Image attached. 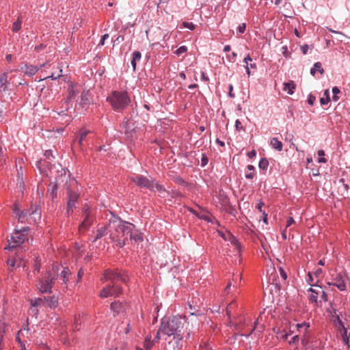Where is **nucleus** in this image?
<instances>
[{
    "label": "nucleus",
    "instance_id": "1",
    "mask_svg": "<svg viewBox=\"0 0 350 350\" xmlns=\"http://www.w3.org/2000/svg\"><path fill=\"white\" fill-rule=\"evenodd\" d=\"M131 228H135L133 224L122 221L120 218L114 217L109 220L107 225V232L109 238L119 247H124L127 241Z\"/></svg>",
    "mask_w": 350,
    "mask_h": 350
},
{
    "label": "nucleus",
    "instance_id": "2",
    "mask_svg": "<svg viewBox=\"0 0 350 350\" xmlns=\"http://www.w3.org/2000/svg\"><path fill=\"white\" fill-rule=\"evenodd\" d=\"M184 323L181 317L174 316L170 319H163L160 325V332L167 336H173L175 340L176 347L180 349L179 342L183 340V336L182 330L183 329Z\"/></svg>",
    "mask_w": 350,
    "mask_h": 350
},
{
    "label": "nucleus",
    "instance_id": "3",
    "mask_svg": "<svg viewBox=\"0 0 350 350\" xmlns=\"http://www.w3.org/2000/svg\"><path fill=\"white\" fill-rule=\"evenodd\" d=\"M114 110L120 111L129 105L131 100L126 92L113 91L107 98Z\"/></svg>",
    "mask_w": 350,
    "mask_h": 350
},
{
    "label": "nucleus",
    "instance_id": "4",
    "mask_svg": "<svg viewBox=\"0 0 350 350\" xmlns=\"http://www.w3.org/2000/svg\"><path fill=\"white\" fill-rule=\"evenodd\" d=\"M28 227H23L20 230L16 229L8 240V245L5 247V250H12L20 245L27 240L28 236Z\"/></svg>",
    "mask_w": 350,
    "mask_h": 350
},
{
    "label": "nucleus",
    "instance_id": "5",
    "mask_svg": "<svg viewBox=\"0 0 350 350\" xmlns=\"http://www.w3.org/2000/svg\"><path fill=\"white\" fill-rule=\"evenodd\" d=\"M57 270V266L54 265L52 268V271L54 272L53 275L51 273H49L46 277L40 279L37 287L42 293H51V288L57 277V274L55 273Z\"/></svg>",
    "mask_w": 350,
    "mask_h": 350
},
{
    "label": "nucleus",
    "instance_id": "6",
    "mask_svg": "<svg viewBox=\"0 0 350 350\" xmlns=\"http://www.w3.org/2000/svg\"><path fill=\"white\" fill-rule=\"evenodd\" d=\"M94 210L89 205H84L82 209L83 220L79 226L80 233L84 232L92 226L94 220Z\"/></svg>",
    "mask_w": 350,
    "mask_h": 350
},
{
    "label": "nucleus",
    "instance_id": "7",
    "mask_svg": "<svg viewBox=\"0 0 350 350\" xmlns=\"http://www.w3.org/2000/svg\"><path fill=\"white\" fill-rule=\"evenodd\" d=\"M103 283L110 281L111 284L116 283L117 281L120 280L123 283H127L129 277L125 273H121L118 270H106L103 277L100 278Z\"/></svg>",
    "mask_w": 350,
    "mask_h": 350
},
{
    "label": "nucleus",
    "instance_id": "8",
    "mask_svg": "<svg viewBox=\"0 0 350 350\" xmlns=\"http://www.w3.org/2000/svg\"><path fill=\"white\" fill-rule=\"evenodd\" d=\"M122 293V288L116 283L107 285L100 291L99 296L101 298H107L108 297H117Z\"/></svg>",
    "mask_w": 350,
    "mask_h": 350
},
{
    "label": "nucleus",
    "instance_id": "9",
    "mask_svg": "<svg viewBox=\"0 0 350 350\" xmlns=\"http://www.w3.org/2000/svg\"><path fill=\"white\" fill-rule=\"evenodd\" d=\"M79 195L77 192L72 191L70 188L67 189V206L66 213L69 215L72 213L76 208V203L79 199Z\"/></svg>",
    "mask_w": 350,
    "mask_h": 350
},
{
    "label": "nucleus",
    "instance_id": "10",
    "mask_svg": "<svg viewBox=\"0 0 350 350\" xmlns=\"http://www.w3.org/2000/svg\"><path fill=\"white\" fill-rule=\"evenodd\" d=\"M133 183L137 185L150 190L154 189V182L141 175H134L131 178Z\"/></svg>",
    "mask_w": 350,
    "mask_h": 350
},
{
    "label": "nucleus",
    "instance_id": "11",
    "mask_svg": "<svg viewBox=\"0 0 350 350\" xmlns=\"http://www.w3.org/2000/svg\"><path fill=\"white\" fill-rule=\"evenodd\" d=\"M335 325L337 328L338 332L340 333L343 342L349 347V337L350 334L347 332V328L345 327L343 323L338 316L336 319L334 321Z\"/></svg>",
    "mask_w": 350,
    "mask_h": 350
},
{
    "label": "nucleus",
    "instance_id": "12",
    "mask_svg": "<svg viewBox=\"0 0 350 350\" xmlns=\"http://www.w3.org/2000/svg\"><path fill=\"white\" fill-rule=\"evenodd\" d=\"M327 284L329 286H334L337 287V288L340 291H344L347 289L345 277L340 273H336V275H333L332 281L328 282Z\"/></svg>",
    "mask_w": 350,
    "mask_h": 350
},
{
    "label": "nucleus",
    "instance_id": "13",
    "mask_svg": "<svg viewBox=\"0 0 350 350\" xmlns=\"http://www.w3.org/2000/svg\"><path fill=\"white\" fill-rule=\"evenodd\" d=\"M47 64L48 62L41 64L40 67L32 65H25L24 67H21V70L25 73V75L27 76H32L35 75L40 68L45 67Z\"/></svg>",
    "mask_w": 350,
    "mask_h": 350
},
{
    "label": "nucleus",
    "instance_id": "14",
    "mask_svg": "<svg viewBox=\"0 0 350 350\" xmlns=\"http://www.w3.org/2000/svg\"><path fill=\"white\" fill-rule=\"evenodd\" d=\"M44 300H45L44 306H49L51 308H55L58 305V299L55 296L44 297Z\"/></svg>",
    "mask_w": 350,
    "mask_h": 350
},
{
    "label": "nucleus",
    "instance_id": "15",
    "mask_svg": "<svg viewBox=\"0 0 350 350\" xmlns=\"http://www.w3.org/2000/svg\"><path fill=\"white\" fill-rule=\"evenodd\" d=\"M134 228H131V232L129 233L131 240H133L135 242H141L143 241L142 233L137 230H133Z\"/></svg>",
    "mask_w": 350,
    "mask_h": 350
},
{
    "label": "nucleus",
    "instance_id": "16",
    "mask_svg": "<svg viewBox=\"0 0 350 350\" xmlns=\"http://www.w3.org/2000/svg\"><path fill=\"white\" fill-rule=\"evenodd\" d=\"M79 90L77 88V85L76 84H70L68 89V100H71L72 98H75L76 95L79 93Z\"/></svg>",
    "mask_w": 350,
    "mask_h": 350
},
{
    "label": "nucleus",
    "instance_id": "17",
    "mask_svg": "<svg viewBox=\"0 0 350 350\" xmlns=\"http://www.w3.org/2000/svg\"><path fill=\"white\" fill-rule=\"evenodd\" d=\"M8 74L4 72L0 75V90L6 91L8 90Z\"/></svg>",
    "mask_w": 350,
    "mask_h": 350
},
{
    "label": "nucleus",
    "instance_id": "18",
    "mask_svg": "<svg viewBox=\"0 0 350 350\" xmlns=\"http://www.w3.org/2000/svg\"><path fill=\"white\" fill-rule=\"evenodd\" d=\"M111 310L115 314H119L124 310V306L119 301L111 304Z\"/></svg>",
    "mask_w": 350,
    "mask_h": 350
},
{
    "label": "nucleus",
    "instance_id": "19",
    "mask_svg": "<svg viewBox=\"0 0 350 350\" xmlns=\"http://www.w3.org/2000/svg\"><path fill=\"white\" fill-rule=\"evenodd\" d=\"M270 144L272 148L277 150L278 151H281L282 150V143L280 141H279L278 138H272L270 141Z\"/></svg>",
    "mask_w": 350,
    "mask_h": 350
},
{
    "label": "nucleus",
    "instance_id": "20",
    "mask_svg": "<svg viewBox=\"0 0 350 350\" xmlns=\"http://www.w3.org/2000/svg\"><path fill=\"white\" fill-rule=\"evenodd\" d=\"M70 271L67 267H64L61 272L60 279L62 280L64 284H66L69 280V276L70 275Z\"/></svg>",
    "mask_w": 350,
    "mask_h": 350
},
{
    "label": "nucleus",
    "instance_id": "21",
    "mask_svg": "<svg viewBox=\"0 0 350 350\" xmlns=\"http://www.w3.org/2000/svg\"><path fill=\"white\" fill-rule=\"evenodd\" d=\"M89 92L83 91L81 95V100L79 105L82 107H85L89 103Z\"/></svg>",
    "mask_w": 350,
    "mask_h": 350
},
{
    "label": "nucleus",
    "instance_id": "22",
    "mask_svg": "<svg viewBox=\"0 0 350 350\" xmlns=\"http://www.w3.org/2000/svg\"><path fill=\"white\" fill-rule=\"evenodd\" d=\"M142 57L141 53L139 51H135L133 53V57L131 59V65L133 68V70H135L136 69V62L137 61H139Z\"/></svg>",
    "mask_w": 350,
    "mask_h": 350
},
{
    "label": "nucleus",
    "instance_id": "23",
    "mask_svg": "<svg viewBox=\"0 0 350 350\" xmlns=\"http://www.w3.org/2000/svg\"><path fill=\"white\" fill-rule=\"evenodd\" d=\"M295 89V85L293 81L287 82L284 84L283 90L289 94H293Z\"/></svg>",
    "mask_w": 350,
    "mask_h": 350
},
{
    "label": "nucleus",
    "instance_id": "24",
    "mask_svg": "<svg viewBox=\"0 0 350 350\" xmlns=\"http://www.w3.org/2000/svg\"><path fill=\"white\" fill-rule=\"evenodd\" d=\"M296 327L297 328V330L299 332V333L307 334L308 329L310 327L309 323H307L306 322H304L302 323H298L296 325Z\"/></svg>",
    "mask_w": 350,
    "mask_h": 350
},
{
    "label": "nucleus",
    "instance_id": "25",
    "mask_svg": "<svg viewBox=\"0 0 350 350\" xmlns=\"http://www.w3.org/2000/svg\"><path fill=\"white\" fill-rule=\"evenodd\" d=\"M14 212L17 214L18 215V219L19 221L21 222H23L24 221V219H25V217L28 215H31V213H29L26 210H24L21 212H20L19 213H17V212L19 211V210L16 208H15L14 209Z\"/></svg>",
    "mask_w": 350,
    "mask_h": 350
},
{
    "label": "nucleus",
    "instance_id": "26",
    "mask_svg": "<svg viewBox=\"0 0 350 350\" xmlns=\"http://www.w3.org/2000/svg\"><path fill=\"white\" fill-rule=\"evenodd\" d=\"M316 71L319 72L321 75L323 74L324 70L322 68L321 64L320 62H316L313 66V68L310 70V73L312 75H314Z\"/></svg>",
    "mask_w": 350,
    "mask_h": 350
},
{
    "label": "nucleus",
    "instance_id": "27",
    "mask_svg": "<svg viewBox=\"0 0 350 350\" xmlns=\"http://www.w3.org/2000/svg\"><path fill=\"white\" fill-rule=\"evenodd\" d=\"M107 227H101L96 230V235L95 237V239H94V241H96V240L102 238L104 235L107 234Z\"/></svg>",
    "mask_w": 350,
    "mask_h": 350
},
{
    "label": "nucleus",
    "instance_id": "28",
    "mask_svg": "<svg viewBox=\"0 0 350 350\" xmlns=\"http://www.w3.org/2000/svg\"><path fill=\"white\" fill-rule=\"evenodd\" d=\"M30 304L33 307L39 306H44L45 304V300H44V298H35L31 299L30 300Z\"/></svg>",
    "mask_w": 350,
    "mask_h": 350
},
{
    "label": "nucleus",
    "instance_id": "29",
    "mask_svg": "<svg viewBox=\"0 0 350 350\" xmlns=\"http://www.w3.org/2000/svg\"><path fill=\"white\" fill-rule=\"evenodd\" d=\"M330 101L329 98V90H325L324 91L323 97L321 98L320 103L321 105H324L327 104Z\"/></svg>",
    "mask_w": 350,
    "mask_h": 350
},
{
    "label": "nucleus",
    "instance_id": "30",
    "mask_svg": "<svg viewBox=\"0 0 350 350\" xmlns=\"http://www.w3.org/2000/svg\"><path fill=\"white\" fill-rule=\"evenodd\" d=\"M88 133H90V131H88L85 129H83L79 131V144L80 146L82 145L83 141L85 140Z\"/></svg>",
    "mask_w": 350,
    "mask_h": 350
},
{
    "label": "nucleus",
    "instance_id": "31",
    "mask_svg": "<svg viewBox=\"0 0 350 350\" xmlns=\"http://www.w3.org/2000/svg\"><path fill=\"white\" fill-rule=\"evenodd\" d=\"M309 291L311 292V295L309 297L310 301H311L312 302H317L319 291H317L315 289L312 288H310Z\"/></svg>",
    "mask_w": 350,
    "mask_h": 350
},
{
    "label": "nucleus",
    "instance_id": "32",
    "mask_svg": "<svg viewBox=\"0 0 350 350\" xmlns=\"http://www.w3.org/2000/svg\"><path fill=\"white\" fill-rule=\"evenodd\" d=\"M154 344V341L151 340V336H147L144 341V348L146 350H150Z\"/></svg>",
    "mask_w": 350,
    "mask_h": 350
},
{
    "label": "nucleus",
    "instance_id": "33",
    "mask_svg": "<svg viewBox=\"0 0 350 350\" xmlns=\"http://www.w3.org/2000/svg\"><path fill=\"white\" fill-rule=\"evenodd\" d=\"M249 172L245 174V178L247 179H252L254 176V167L252 165H248L247 167Z\"/></svg>",
    "mask_w": 350,
    "mask_h": 350
},
{
    "label": "nucleus",
    "instance_id": "34",
    "mask_svg": "<svg viewBox=\"0 0 350 350\" xmlns=\"http://www.w3.org/2000/svg\"><path fill=\"white\" fill-rule=\"evenodd\" d=\"M229 236L230 237V241L231 243L233 244L236 247L237 252L239 253L240 248H241L240 243L234 237H232L230 234H229Z\"/></svg>",
    "mask_w": 350,
    "mask_h": 350
},
{
    "label": "nucleus",
    "instance_id": "35",
    "mask_svg": "<svg viewBox=\"0 0 350 350\" xmlns=\"http://www.w3.org/2000/svg\"><path fill=\"white\" fill-rule=\"evenodd\" d=\"M22 21L20 17L12 25V31H18L21 28Z\"/></svg>",
    "mask_w": 350,
    "mask_h": 350
},
{
    "label": "nucleus",
    "instance_id": "36",
    "mask_svg": "<svg viewBox=\"0 0 350 350\" xmlns=\"http://www.w3.org/2000/svg\"><path fill=\"white\" fill-rule=\"evenodd\" d=\"M269 165V161L267 159L262 158L258 163V167L262 170H265Z\"/></svg>",
    "mask_w": 350,
    "mask_h": 350
},
{
    "label": "nucleus",
    "instance_id": "37",
    "mask_svg": "<svg viewBox=\"0 0 350 350\" xmlns=\"http://www.w3.org/2000/svg\"><path fill=\"white\" fill-rule=\"evenodd\" d=\"M332 93H333L332 99L336 102L338 101L339 99L338 94L340 93V90L337 87H334L332 88Z\"/></svg>",
    "mask_w": 350,
    "mask_h": 350
},
{
    "label": "nucleus",
    "instance_id": "38",
    "mask_svg": "<svg viewBox=\"0 0 350 350\" xmlns=\"http://www.w3.org/2000/svg\"><path fill=\"white\" fill-rule=\"evenodd\" d=\"M318 154V156L319 157V163H326L327 162V159L325 158H324V156H325V152L324 150H319L317 152Z\"/></svg>",
    "mask_w": 350,
    "mask_h": 350
},
{
    "label": "nucleus",
    "instance_id": "39",
    "mask_svg": "<svg viewBox=\"0 0 350 350\" xmlns=\"http://www.w3.org/2000/svg\"><path fill=\"white\" fill-rule=\"evenodd\" d=\"M251 61H252V58L250 57V55H247L243 59V62L245 64V68H246L247 74L248 75V76L250 75V70L248 62H251Z\"/></svg>",
    "mask_w": 350,
    "mask_h": 350
},
{
    "label": "nucleus",
    "instance_id": "40",
    "mask_svg": "<svg viewBox=\"0 0 350 350\" xmlns=\"http://www.w3.org/2000/svg\"><path fill=\"white\" fill-rule=\"evenodd\" d=\"M309 340H310V337H309V335L308 334V333L306 334H304V335L301 338V345L303 346L306 347L309 343Z\"/></svg>",
    "mask_w": 350,
    "mask_h": 350
},
{
    "label": "nucleus",
    "instance_id": "41",
    "mask_svg": "<svg viewBox=\"0 0 350 350\" xmlns=\"http://www.w3.org/2000/svg\"><path fill=\"white\" fill-rule=\"evenodd\" d=\"M22 176H23V174L22 173H20L19 172H18V183H17V186L20 188V189H23L24 188V182L22 179Z\"/></svg>",
    "mask_w": 350,
    "mask_h": 350
},
{
    "label": "nucleus",
    "instance_id": "42",
    "mask_svg": "<svg viewBox=\"0 0 350 350\" xmlns=\"http://www.w3.org/2000/svg\"><path fill=\"white\" fill-rule=\"evenodd\" d=\"M187 47L185 46H180L176 51L175 53L178 55H180L187 52Z\"/></svg>",
    "mask_w": 350,
    "mask_h": 350
},
{
    "label": "nucleus",
    "instance_id": "43",
    "mask_svg": "<svg viewBox=\"0 0 350 350\" xmlns=\"http://www.w3.org/2000/svg\"><path fill=\"white\" fill-rule=\"evenodd\" d=\"M183 25L190 30H193L196 27V25L191 22H183Z\"/></svg>",
    "mask_w": 350,
    "mask_h": 350
},
{
    "label": "nucleus",
    "instance_id": "44",
    "mask_svg": "<svg viewBox=\"0 0 350 350\" xmlns=\"http://www.w3.org/2000/svg\"><path fill=\"white\" fill-rule=\"evenodd\" d=\"M234 303L232 301L226 307V312L228 317L230 316V313L234 308Z\"/></svg>",
    "mask_w": 350,
    "mask_h": 350
},
{
    "label": "nucleus",
    "instance_id": "45",
    "mask_svg": "<svg viewBox=\"0 0 350 350\" xmlns=\"http://www.w3.org/2000/svg\"><path fill=\"white\" fill-rule=\"evenodd\" d=\"M109 38V35L108 33H105L104 34L100 40V42L98 44V46H103L105 44V41L108 39Z\"/></svg>",
    "mask_w": 350,
    "mask_h": 350
},
{
    "label": "nucleus",
    "instance_id": "46",
    "mask_svg": "<svg viewBox=\"0 0 350 350\" xmlns=\"http://www.w3.org/2000/svg\"><path fill=\"white\" fill-rule=\"evenodd\" d=\"M154 189H155L156 191L160 192L161 193L165 192V189L163 188V187L157 183H154Z\"/></svg>",
    "mask_w": 350,
    "mask_h": 350
},
{
    "label": "nucleus",
    "instance_id": "47",
    "mask_svg": "<svg viewBox=\"0 0 350 350\" xmlns=\"http://www.w3.org/2000/svg\"><path fill=\"white\" fill-rule=\"evenodd\" d=\"M316 100V97L312 94H310L308 98V103L310 105H313Z\"/></svg>",
    "mask_w": 350,
    "mask_h": 350
},
{
    "label": "nucleus",
    "instance_id": "48",
    "mask_svg": "<svg viewBox=\"0 0 350 350\" xmlns=\"http://www.w3.org/2000/svg\"><path fill=\"white\" fill-rule=\"evenodd\" d=\"M16 262V260L15 258H8L7 260V264L12 267H14L15 266Z\"/></svg>",
    "mask_w": 350,
    "mask_h": 350
},
{
    "label": "nucleus",
    "instance_id": "49",
    "mask_svg": "<svg viewBox=\"0 0 350 350\" xmlns=\"http://www.w3.org/2000/svg\"><path fill=\"white\" fill-rule=\"evenodd\" d=\"M279 271H280V274L282 278L283 279V280H286L287 278V274L285 272V271L282 267H280Z\"/></svg>",
    "mask_w": 350,
    "mask_h": 350
},
{
    "label": "nucleus",
    "instance_id": "50",
    "mask_svg": "<svg viewBox=\"0 0 350 350\" xmlns=\"http://www.w3.org/2000/svg\"><path fill=\"white\" fill-rule=\"evenodd\" d=\"M299 335L294 336L292 339L289 341V344L293 345L297 344L299 341Z\"/></svg>",
    "mask_w": 350,
    "mask_h": 350
},
{
    "label": "nucleus",
    "instance_id": "51",
    "mask_svg": "<svg viewBox=\"0 0 350 350\" xmlns=\"http://www.w3.org/2000/svg\"><path fill=\"white\" fill-rule=\"evenodd\" d=\"M208 158L206 157V156L205 154H202V160H201V165L202 166H205L207 163H208Z\"/></svg>",
    "mask_w": 350,
    "mask_h": 350
},
{
    "label": "nucleus",
    "instance_id": "52",
    "mask_svg": "<svg viewBox=\"0 0 350 350\" xmlns=\"http://www.w3.org/2000/svg\"><path fill=\"white\" fill-rule=\"evenodd\" d=\"M62 70H60L61 74H58L57 75H55L54 73H52L51 75L48 76V77H45L44 79L51 78L52 79H57V78H59V77H60L62 76Z\"/></svg>",
    "mask_w": 350,
    "mask_h": 350
},
{
    "label": "nucleus",
    "instance_id": "53",
    "mask_svg": "<svg viewBox=\"0 0 350 350\" xmlns=\"http://www.w3.org/2000/svg\"><path fill=\"white\" fill-rule=\"evenodd\" d=\"M236 57H237V53L234 52H232L231 53V55L228 56V59H229V61L234 62L235 61Z\"/></svg>",
    "mask_w": 350,
    "mask_h": 350
},
{
    "label": "nucleus",
    "instance_id": "54",
    "mask_svg": "<svg viewBox=\"0 0 350 350\" xmlns=\"http://www.w3.org/2000/svg\"><path fill=\"white\" fill-rule=\"evenodd\" d=\"M57 190V185L56 184H55L53 185L52 190L51 192V195L52 196V197H54L55 196H56Z\"/></svg>",
    "mask_w": 350,
    "mask_h": 350
},
{
    "label": "nucleus",
    "instance_id": "55",
    "mask_svg": "<svg viewBox=\"0 0 350 350\" xmlns=\"http://www.w3.org/2000/svg\"><path fill=\"white\" fill-rule=\"evenodd\" d=\"M3 331L0 328V350L3 348Z\"/></svg>",
    "mask_w": 350,
    "mask_h": 350
},
{
    "label": "nucleus",
    "instance_id": "56",
    "mask_svg": "<svg viewBox=\"0 0 350 350\" xmlns=\"http://www.w3.org/2000/svg\"><path fill=\"white\" fill-rule=\"evenodd\" d=\"M245 28H246L245 24L242 23V24L239 25V26L238 27V30L241 33H243L245 31Z\"/></svg>",
    "mask_w": 350,
    "mask_h": 350
},
{
    "label": "nucleus",
    "instance_id": "57",
    "mask_svg": "<svg viewBox=\"0 0 350 350\" xmlns=\"http://www.w3.org/2000/svg\"><path fill=\"white\" fill-rule=\"evenodd\" d=\"M193 336V333L192 331L191 330H189L187 332V335L185 336V338H186V341L187 340H190L191 338H192Z\"/></svg>",
    "mask_w": 350,
    "mask_h": 350
},
{
    "label": "nucleus",
    "instance_id": "58",
    "mask_svg": "<svg viewBox=\"0 0 350 350\" xmlns=\"http://www.w3.org/2000/svg\"><path fill=\"white\" fill-rule=\"evenodd\" d=\"M235 127L238 131H241L243 129L241 122L239 120H237L235 122Z\"/></svg>",
    "mask_w": 350,
    "mask_h": 350
},
{
    "label": "nucleus",
    "instance_id": "59",
    "mask_svg": "<svg viewBox=\"0 0 350 350\" xmlns=\"http://www.w3.org/2000/svg\"><path fill=\"white\" fill-rule=\"evenodd\" d=\"M202 349L204 350H214L212 347V346H211L208 343H204L203 345V346H202Z\"/></svg>",
    "mask_w": 350,
    "mask_h": 350
},
{
    "label": "nucleus",
    "instance_id": "60",
    "mask_svg": "<svg viewBox=\"0 0 350 350\" xmlns=\"http://www.w3.org/2000/svg\"><path fill=\"white\" fill-rule=\"evenodd\" d=\"M295 222L294 219L293 217H288V219H287V221H286V228H288L290 226H291L293 223Z\"/></svg>",
    "mask_w": 350,
    "mask_h": 350
},
{
    "label": "nucleus",
    "instance_id": "61",
    "mask_svg": "<svg viewBox=\"0 0 350 350\" xmlns=\"http://www.w3.org/2000/svg\"><path fill=\"white\" fill-rule=\"evenodd\" d=\"M321 297L324 301H327V295L325 291H321Z\"/></svg>",
    "mask_w": 350,
    "mask_h": 350
},
{
    "label": "nucleus",
    "instance_id": "62",
    "mask_svg": "<svg viewBox=\"0 0 350 350\" xmlns=\"http://www.w3.org/2000/svg\"><path fill=\"white\" fill-rule=\"evenodd\" d=\"M301 49L302 53L305 55V54H306V53H307V52H308V45H306V44H305V45H304V46H302L301 47Z\"/></svg>",
    "mask_w": 350,
    "mask_h": 350
},
{
    "label": "nucleus",
    "instance_id": "63",
    "mask_svg": "<svg viewBox=\"0 0 350 350\" xmlns=\"http://www.w3.org/2000/svg\"><path fill=\"white\" fill-rule=\"evenodd\" d=\"M256 151L253 150L247 153V157L252 159V158L256 156Z\"/></svg>",
    "mask_w": 350,
    "mask_h": 350
},
{
    "label": "nucleus",
    "instance_id": "64",
    "mask_svg": "<svg viewBox=\"0 0 350 350\" xmlns=\"http://www.w3.org/2000/svg\"><path fill=\"white\" fill-rule=\"evenodd\" d=\"M44 156L47 158L52 157V151L51 150H47L44 152Z\"/></svg>",
    "mask_w": 350,
    "mask_h": 350
}]
</instances>
